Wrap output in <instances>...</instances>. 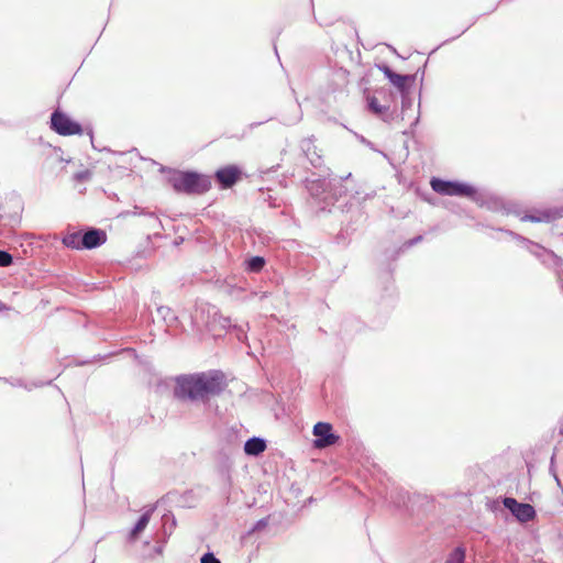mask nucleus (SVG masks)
I'll list each match as a JSON object with an SVG mask.
<instances>
[{
  "label": "nucleus",
  "mask_w": 563,
  "mask_h": 563,
  "mask_svg": "<svg viewBox=\"0 0 563 563\" xmlns=\"http://www.w3.org/2000/svg\"><path fill=\"white\" fill-rule=\"evenodd\" d=\"M225 387L223 376L218 373H201L177 378L175 396L183 400L206 402Z\"/></svg>",
  "instance_id": "nucleus-1"
},
{
  "label": "nucleus",
  "mask_w": 563,
  "mask_h": 563,
  "mask_svg": "<svg viewBox=\"0 0 563 563\" xmlns=\"http://www.w3.org/2000/svg\"><path fill=\"white\" fill-rule=\"evenodd\" d=\"M170 181L176 191L186 194H202L210 188L209 179L197 173H178Z\"/></svg>",
  "instance_id": "nucleus-2"
},
{
  "label": "nucleus",
  "mask_w": 563,
  "mask_h": 563,
  "mask_svg": "<svg viewBox=\"0 0 563 563\" xmlns=\"http://www.w3.org/2000/svg\"><path fill=\"white\" fill-rule=\"evenodd\" d=\"M431 187L435 192L446 196L473 197L476 192L470 185L438 178L431 180Z\"/></svg>",
  "instance_id": "nucleus-3"
},
{
  "label": "nucleus",
  "mask_w": 563,
  "mask_h": 563,
  "mask_svg": "<svg viewBox=\"0 0 563 563\" xmlns=\"http://www.w3.org/2000/svg\"><path fill=\"white\" fill-rule=\"evenodd\" d=\"M314 446L318 449L333 445L339 437L332 433V426L328 422H318L313 427Z\"/></svg>",
  "instance_id": "nucleus-4"
},
{
  "label": "nucleus",
  "mask_w": 563,
  "mask_h": 563,
  "mask_svg": "<svg viewBox=\"0 0 563 563\" xmlns=\"http://www.w3.org/2000/svg\"><path fill=\"white\" fill-rule=\"evenodd\" d=\"M52 128L60 135H73L81 132L78 123L73 122L65 114L56 111L52 114Z\"/></svg>",
  "instance_id": "nucleus-5"
},
{
  "label": "nucleus",
  "mask_w": 563,
  "mask_h": 563,
  "mask_svg": "<svg viewBox=\"0 0 563 563\" xmlns=\"http://www.w3.org/2000/svg\"><path fill=\"white\" fill-rule=\"evenodd\" d=\"M81 235V245L88 250L98 247L107 241L106 232L99 229H91Z\"/></svg>",
  "instance_id": "nucleus-6"
},
{
  "label": "nucleus",
  "mask_w": 563,
  "mask_h": 563,
  "mask_svg": "<svg viewBox=\"0 0 563 563\" xmlns=\"http://www.w3.org/2000/svg\"><path fill=\"white\" fill-rule=\"evenodd\" d=\"M217 179L223 185V187H231L235 184L239 177V169L234 166H229L219 169L216 174Z\"/></svg>",
  "instance_id": "nucleus-7"
},
{
  "label": "nucleus",
  "mask_w": 563,
  "mask_h": 563,
  "mask_svg": "<svg viewBox=\"0 0 563 563\" xmlns=\"http://www.w3.org/2000/svg\"><path fill=\"white\" fill-rule=\"evenodd\" d=\"M383 71L385 76L390 80V82L397 87L401 92L406 89V82L409 79V76H404L394 73L388 66H384Z\"/></svg>",
  "instance_id": "nucleus-8"
},
{
  "label": "nucleus",
  "mask_w": 563,
  "mask_h": 563,
  "mask_svg": "<svg viewBox=\"0 0 563 563\" xmlns=\"http://www.w3.org/2000/svg\"><path fill=\"white\" fill-rule=\"evenodd\" d=\"M266 449V443L261 438H252L244 444V451L249 455H258Z\"/></svg>",
  "instance_id": "nucleus-9"
},
{
  "label": "nucleus",
  "mask_w": 563,
  "mask_h": 563,
  "mask_svg": "<svg viewBox=\"0 0 563 563\" xmlns=\"http://www.w3.org/2000/svg\"><path fill=\"white\" fill-rule=\"evenodd\" d=\"M155 507H150L139 519L135 527L131 531V539H136L139 534L146 528Z\"/></svg>",
  "instance_id": "nucleus-10"
},
{
  "label": "nucleus",
  "mask_w": 563,
  "mask_h": 563,
  "mask_svg": "<svg viewBox=\"0 0 563 563\" xmlns=\"http://www.w3.org/2000/svg\"><path fill=\"white\" fill-rule=\"evenodd\" d=\"M534 516H536V510L529 504H520V506L516 510V515H515V517L521 522H527V521L533 519Z\"/></svg>",
  "instance_id": "nucleus-11"
},
{
  "label": "nucleus",
  "mask_w": 563,
  "mask_h": 563,
  "mask_svg": "<svg viewBox=\"0 0 563 563\" xmlns=\"http://www.w3.org/2000/svg\"><path fill=\"white\" fill-rule=\"evenodd\" d=\"M81 238H82V235L79 232H74V233L66 235L63 239V243L67 247L75 249V250H81V249H84V246L81 245Z\"/></svg>",
  "instance_id": "nucleus-12"
},
{
  "label": "nucleus",
  "mask_w": 563,
  "mask_h": 563,
  "mask_svg": "<svg viewBox=\"0 0 563 563\" xmlns=\"http://www.w3.org/2000/svg\"><path fill=\"white\" fill-rule=\"evenodd\" d=\"M521 220L531 222H548L551 220V213L549 211H543L538 212L537 214H525Z\"/></svg>",
  "instance_id": "nucleus-13"
},
{
  "label": "nucleus",
  "mask_w": 563,
  "mask_h": 563,
  "mask_svg": "<svg viewBox=\"0 0 563 563\" xmlns=\"http://www.w3.org/2000/svg\"><path fill=\"white\" fill-rule=\"evenodd\" d=\"M367 100L369 110L377 115H380L388 110L387 107L379 104L377 98L375 97H369Z\"/></svg>",
  "instance_id": "nucleus-14"
},
{
  "label": "nucleus",
  "mask_w": 563,
  "mask_h": 563,
  "mask_svg": "<svg viewBox=\"0 0 563 563\" xmlns=\"http://www.w3.org/2000/svg\"><path fill=\"white\" fill-rule=\"evenodd\" d=\"M465 550L463 548H456L449 556L445 563H464Z\"/></svg>",
  "instance_id": "nucleus-15"
},
{
  "label": "nucleus",
  "mask_w": 563,
  "mask_h": 563,
  "mask_svg": "<svg viewBox=\"0 0 563 563\" xmlns=\"http://www.w3.org/2000/svg\"><path fill=\"white\" fill-rule=\"evenodd\" d=\"M265 261L261 256H254L247 262V268L251 272H260L264 267Z\"/></svg>",
  "instance_id": "nucleus-16"
},
{
  "label": "nucleus",
  "mask_w": 563,
  "mask_h": 563,
  "mask_svg": "<svg viewBox=\"0 0 563 563\" xmlns=\"http://www.w3.org/2000/svg\"><path fill=\"white\" fill-rule=\"evenodd\" d=\"M504 506L511 511V514L515 516L516 510L520 506L521 503H518L515 498L506 497L503 501Z\"/></svg>",
  "instance_id": "nucleus-17"
},
{
  "label": "nucleus",
  "mask_w": 563,
  "mask_h": 563,
  "mask_svg": "<svg viewBox=\"0 0 563 563\" xmlns=\"http://www.w3.org/2000/svg\"><path fill=\"white\" fill-rule=\"evenodd\" d=\"M11 263L12 256L5 251H0V266L5 267L9 266Z\"/></svg>",
  "instance_id": "nucleus-18"
},
{
  "label": "nucleus",
  "mask_w": 563,
  "mask_h": 563,
  "mask_svg": "<svg viewBox=\"0 0 563 563\" xmlns=\"http://www.w3.org/2000/svg\"><path fill=\"white\" fill-rule=\"evenodd\" d=\"M201 563H221L212 553H206L201 558Z\"/></svg>",
  "instance_id": "nucleus-19"
},
{
  "label": "nucleus",
  "mask_w": 563,
  "mask_h": 563,
  "mask_svg": "<svg viewBox=\"0 0 563 563\" xmlns=\"http://www.w3.org/2000/svg\"><path fill=\"white\" fill-rule=\"evenodd\" d=\"M224 322H225V323L223 324L224 327H225L227 324H228V325L230 324V320H229V319H224Z\"/></svg>",
  "instance_id": "nucleus-20"
},
{
  "label": "nucleus",
  "mask_w": 563,
  "mask_h": 563,
  "mask_svg": "<svg viewBox=\"0 0 563 563\" xmlns=\"http://www.w3.org/2000/svg\"><path fill=\"white\" fill-rule=\"evenodd\" d=\"M554 477H555L556 483L560 485V479H559V477H558L556 475H555Z\"/></svg>",
  "instance_id": "nucleus-21"
},
{
  "label": "nucleus",
  "mask_w": 563,
  "mask_h": 563,
  "mask_svg": "<svg viewBox=\"0 0 563 563\" xmlns=\"http://www.w3.org/2000/svg\"><path fill=\"white\" fill-rule=\"evenodd\" d=\"M238 339H239V340H242V334H240V333H239V334H238Z\"/></svg>",
  "instance_id": "nucleus-22"
}]
</instances>
